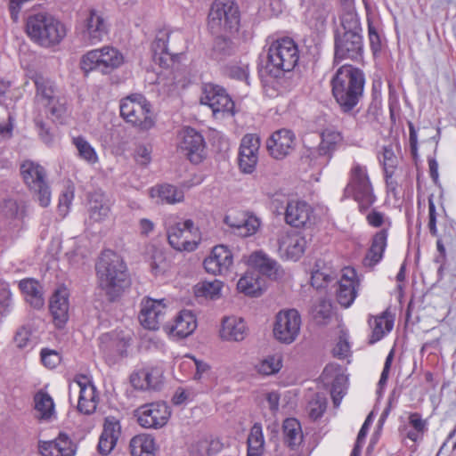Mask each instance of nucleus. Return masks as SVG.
I'll use <instances>...</instances> for the list:
<instances>
[{
  "label": "nucleus",
  "mask_w": 456,
  "mask_h": 456,
  "mask_svg": "<svg viewBox=\"0 0 456 456\" xmlns=\"http://www.w3.org/2000/svg\"><path fill=\"white\" fill-rule=\"evenodd\" d=\"M365 76L362 69L346 64L339 67L330 80L332 95L345 114L358 112L356 108L363 96Z\"/></svg>",
  "instance_id": "obj_1"
},
{
  "label": "nucleus",
  "mask_w": 456,
  "mask_h": 456,
  "mask_svg": "<svg viewBox=\"0 0 456 456\" xmlns=\"http://www.w3.org/2000/svg\"><path fill=\"white\" fill-rule=\"evenodd\" d=\"M95 269L99 286L110 301L119 297L130 284L125 262L112 250L102 252Z\"/></svg>",
  "instance_id": "obj_2"
},
{
  "label": "nucleus",
  "mask_w": 456,
  "mask_h": 456,
  "mask_svg": "<svg viewBox=\"0 0 456 456\" xmlns=\"http://www.w3.org/2000/svg\"><path fill=\"white\" fill-rule=\"evenodd\" d=\"M26 32L33 42L44 47L59 45L67 35L65 25L46 11L27 17Z\"/></svg>",
  "instance_id": "obj_3"
},
{
  "label": "nucleus",
  "mask_w": 456,
  "mask_h": 456,
  "mask_svg": "<svg viewBox=\"0 0 456 456\" xmlns=\"http://www.w3.org/2000/svg\"><path fill=\"white\" fill-rule=\"evenodd\" d=\"M342 199L354 200L362 214H365L375 204L377 196L374 193L367 166L357 161L352 163Z\"/></svg>",
  "instance_id": "obj_4"
},
{
  "label": "nucleus",
  "mask_w": 456,
  "mask_h": 456,
  "mask_svg": "<svg viewBox=\"0 0 456 456\" xmlns=\"http://www.w3.org/2000/svg\"><path fill=\"white\" fill-rule=\"evenodd\" d=\"M344 32L337 34L334 41V63L345 60L360 62L363 58V39L359 20L348 16L342 20Z\"/></svg>",
  "instance_id": "obj_5"
},
{
  "label": "nucleus",
  "mask_w": 456,
  "mask_h": 456,
  "mask_svg": "<svg viewBox=\"0 0 456 456\" xmlns=\"http://www.w3.org/2000/svg\"><path fill=\"white\" fill-rule=\"evenodd\" d=\"M266 59V71L273 77H280L297 66L299 61L298 46L290 37L278 38L268 46Z\"/></svg>",
  "instance_id": "obj_6"
},
{
  "label": "nucleus",
  "mask_w": 456,
  "mask_h": 456,
  "mask_svg": "<svg viewBox=\"0 0 456 456\" xmlns=\"http://www.w3.org/2000/svg\"><path fill=\"white\" fill-rule=\"evenodd\" d=\"M240 27V12L234 0H215L208 16L211 34L236 35Z\"/></svg>",
  "instance_id": "obj_7"
},
{
  "label": "nucleus",
  "mask_w": 456,
  "mask_h": 456,
  "mask_svg": "<svg viewBox=\"0 0 456 456\" xmlns=\"http://www.w3.org/2000/svg\"><path fill=\"white\" fill-rule=\"evenodd\" d=\"M151 107L144 95L133 94L120 101V116L140 130L147 131L155 125Z\"/></svg>",
  "instance_id": "obj_8"
},
{
  "label": "nucleus",
  "mask_w": 456,
  "mask_h": 456,
  "mask_svg": "<svg viewBox=\"0 0 456 456\" xmlns=\"http://www.w3.org/2000/svg\"><path fill=\"white\" fill-rule=\"evenodd\" d=\"M169 245L177 251H194L200 242V232L191 219L183 222L168 218L165 222Z\"/></svg>",
  "instance_id": "obj_9"
},
{
  "label": "nucleus",
  "mask_w": 456,
  "mask_h": 456,
  "mask_svg": "<svg viewBox=\"0 0 456 456\" xmlns=\"http://www.w3.org/2000/svg\"><path fill=\"white\" fill-rule=\"evenodd\" d=\"M124 63V56L117 48L105 45L88 51L80 61V68L85 73L94 70L110 74Z\"/></svg>",
  "instance_id": "obj_10"
},
{
  "label": "nucleus",
  "mask_w": 456,
  "mask_h": 456,
  "mask_svg": "<svg viewBox=\"0 0 456 456\" xmlns=\"http://www.w3.org/2000/svg\"><path fill=\"white\" fill-rule=\"evenodd\" d=\"M20 174L39 205L43 208L48 207L51 203V189L46 180L45 169L38 163L25 160L20 165Z\"/></svg>",
  "instance_id": "obj_11"
},
{
  "label": "nucleus",
  "mask_w": 456,
  "mask_h": 456,
  "mask_svg": "<svg viewBox=\"0 0 456 456\" xmlns=\"http://www.w3.org/2000/svg\"><path fill=\"white\" fill-rule=\"evenodd\" d=\"M78 29L82 39L93 45L108 35L109 23L101 11L90 8L81 13Z\"/></svg>",
  "instance_id": "obj_12"
},
{
  "label": "nucleus",
  "mask_w": 456,
  "mask_h": 456,
  "mask_svg": "<svg viewBox=\"0 0 456 456\" xmlns=\"http://www.w3.org/2000/svg\"><path fill=\"white\" fill-rule=\"evenodd\" d=\"M200 103L208 105L217 117L218 114H234V102L226 90L216 84L206 83L202 86Z\"/></svg>",
  "instance_id": "obj_13"
},
{
  "label": "nucleus",
  "mask_w": 456,
  "mask_h": 456,
  "mask_svg": "<svg viewBox=\"0 0 456 456\" xmlns=\"http://www.w3.org/2000/svg\"><path fill=\"white\" fill-rule=\"evenodd\" d=\"M301 327V316L297 310H281L276 314L273 335L284 344H291L297 338Z\"/></svg>",
  "instance_id": "obj_14"
},
{
  "label": "nucleus",
  "mask_w": 456,
  "mask_h": 456,
  "mask_svg": "<svg viewBox=\"0 0 456 456\" xmlns=\"http://www.w3.org/2000/svg\"><path fill=\"white\" fill-rule=\"evenodd\" d=\"M134 416L140 426L146 428H160L164 427L170 416L169 406L164 402H155L140 406Z\"/></svg>",
  "instance_id": "obj_15"
},
{
  "label": "nucleus",
  "mask_w": 456,
  "mask_h": 456,
  "mask_svg": "<svg viewBox=\"0 0 456 456\" xmlns=\"http://www.w3.org/2000/svg\"><path fill=\"white\" fill-rule=\"evenodd\" d=\"M359 289L360 280L356 271L352 267L343 268L335 290L337 302L344 308L350 307L358 296Z\"/></svg>",
  "instance_id": "obj_16"
},
{
  "label": "nucleus",
  "mask_w": 456,
  "mask_h": 456,
  "mask_svg": "<svg viewBox=\"0 0 456 456\" xmlns=\"http://www.w3.org/2000/svg\"><path fill=\"white\" fill-rule=\"evenodd\" d=\"M178 150L194 165L201 163L206 158L204 138L199 132L191 127L183 131Z\"/></svg>",
  "instance_id": "obj_17"
},
{
  "label": "nucleus",
  "mask_w": 456,
  "mask_h": 456,
  "mask_svg": "<svg viewBox=\"0 0 456 456\" xmlns=\"http://www.w3.org/2000/svg\"><path fill=\"white\" fill-rule=\"evenodd\" d=\"M167 313V305L164 299L145 297L141 302L139 321L142 326L151 330H159Z\"/></svg>",
  "instance_id": "obj_18"
},
{
  "label": "nucleus",
  "mask_w": 456,
  "mask_h": 456,
  "mask_svg": "<svg viewBox=\"0 0 456 456\" xmlns=\"http://www.w3.org/2000/svg\"><path fill=\"white\" fill-rule=\"evenodd\" d=\"M260 138L256 134H248L241 139L239 151V167L244 174H252L258 162Z\"/></svg>",
  "instance_id": "obj_19"
},
{
  "label": "nucleus",
  "mask_w": 456,
  "mask_h": 456,
  "mask_svg": "<svg viewBox=\"0 0 456 456\" xmlns=\"http://www.w3.org/2000/svg\"><path fill=\"white\" fill-rule=\"evenodd\" d=\"M305 238L297 232H284L278 238V253L285 260L297 261L306 248Z\"/></svg>",
  "instance_id": "obj_20"
},
{
  "label": "nucleus",
  "mask_w": 456,
  "mask_h": 456,
  "mask_svg": "<svg viewBox=\"0 0 456 456\" xmlns=\"http://www.w3.org/2000/svg\"><path fill=\"white\" fill-rule=\"evenodd\" d=\"M295 134L289 129L282 128L273 132L266 141L269 154L276 159H282L289 155L296 145Z\"/></svg>",
  "instance_id": "obj_21"
},
{
  "label": "nucleus",
  "mask_w": 456,
  "mask_h": 456,
  "mask_svg": "<svg viewBox=\"0 0 456 456\" xmlns=\"http://www.w3.org/2000/svg\"><path fill=\"white\" fill-rule=\"evenodd\" d=\"M100 349L102 354L110 361L126 355L127 347L130 345V338L122 333H106L100 337Z\"/></svg>",
  "instance_id": "obj_22"
},
{
  "label": "nucleus",
  "mask_w": 456,
  "mask_h": 456,
  "mask_svg": "<svg viewBox=\"0 0 456 456\" xmlns=\"http://www.w3.org/2000/svg\"><path fill=\"white\" fill-rule=\"evenodd\" d=\"M304 12L305 22L316 33H322L326 29L328 17L331 7L330 3L324 0L314 1L306 4Z\"/></svg>",
  "instance_id": "obj_23"
},
{
  "label": "nucleus",
  "mask_w": 456,
  "mask_h": 456,
  "mask_svg": "<svg viewBox=\"0 0 456 456\" xmlns=\"http://www.w3.org/2000/svg\"><path fill=\"white\" fill-rule=\"evenodd\" d=\"M232 262L233 256L228 247L217 245L213 248L210 256L204 260L203 265L208 273L217 275L226 273Z\"/></svg>",
  "instance_id": "obj_24"
},
{
  "label": "nucleus",
  "mask_w": 456,
  "mask_h": 456,
  "mask_svg": "<svg viewBox=\"0 0 456 456\" xmlns=\"http://www.w3.org/2000/svg\"><path fill=\"white\" fill-rule=\"evenodd\" d=\"M120 435L121 425L119 419L114 416L105 417L103 429L97 445L98 452L102 456L110 454L116 446Z\"/></svg>",
  "instance_id": "obj_25"
},
{
  "label": "nucleus",
  "mask_w": 456,
  "mask_h": 456,
  "mask_svg": "<svg viewBox=\"0 0 456 456\" xmlns=\"http://www.w3.org/2000/svg\"><path fill=\"white\" fill-rule=\"evenodd\" d=\"M69 292L66 288H60L54 291L49 301V310L53 323L58 329H62L69 320Z\"/></svg>",
  "instance_id": "obj_26"
},
{
  "label": "nucleus",
  "mask_w": 456,
  "mask_h": 456,
  "mask_svg": "<svg viewBox=\"0 0 456 456\" xmlns=\"http://www.w3.org/2000/svg\"><path fill=\"white\" fill-rule=\"evenodd\" d=\"M79 388L77 410L86 415L94 413L98 403L96 388L86 376H81L74 380Z\"/></svg>",
  "instance_id": "obj_27"
},
{
  "label": "nucleus",
  "mask_w": 456,
  "mask_h": 456,
  "mask_svg": "<svg viewBox=\"0 0 456 456\" xmlns=\"http://www.w3.org/2000/svg\"><path fill=\"white\" fill-rule=\"evenodd\" d=\"M314 214L313 208L304 200H290L285 211V222L293 227H305Z\"/></svg>",
  "instance_id": "obj_28"
},
{
  "label": "nucleus",
  "mask_w": 456,
  "mask_h": 456,
  "mask_svg": "<svg viewBox=\"0 0 456 456\" xmlns=\"http://www.w3.org/2000/svg\"><path fill=\"white\" fill-rule=\"evenodd\" d=\"M165 330L172 337L184 338L193 333L197 328L195 314L189 310H182L173 323L166 325Z\"/></svg>",
  "instance_id": "obj_29"
},
{
  "label": "nucleus",
  "mask_w": 456,
  "mask_h": 456,
  "mask_svg": "<svg viewBox=\"0 0 456 456\" xmlns=\"http://www.w3.org/2000/svg\"><path fill=\"white\" fill-rule=\"evenodd\" d=\"M130 382L136 389L157 390L162 384V370L157 367L141 369L131 375Z\"/></svg>",
  "instance_id": "obj_30"
},
{
  "label": "nucleus",
  "mask_w": 456,
  "mask_h": 456,
  "mask_svg": "<svg viewBox=\"0 0 456 456\" xmlns=\"http://www.w3.org/2000/svg\"><path fill=\"white\" fill-rule=\"evenodd\" d=\"M387 237V228H382L372 236L370 247L362 260L364 266L374 267L383 259Z\"/></svg>",
  "instance_id": "obj_31"
},
{
  "label": "nucleus",
  "mask_w": 456,
  "mask_h": 456,
  "mask_svg": "<svg viewBox=\"0 0 456 456\" xmlns=\"http://www.w3.org/2000/svg\"><path fill=\"white\" fill-rule=\"evenodd\" d=\"M224 223L232 229L235 234L241 237L256 233L260 226V221L256 216L245 215L239 219L232 214H229L225 216Z\"/></svg>",
  "instance_id": "obj_32"
},
{
  "label": "nucleus",
  "mask_w": 456,
  "mask_h": 456,
  "mask_svg": "<svg viewBox=\"0 0 456 456\" xmlns=\"http://www.w3.org/2000/svg\"><path fill=\"white\" fill-rule=\"evenodd\" d=\"M19 289L22 292L25 300L33 308L40 309L45 305L43 287L38 281L33 278H26L19 281Z\"/></svg>",
  "instance_id": "obj_33"
},
{
  "label": "nucleus",
  "mask_w": 456,
  "mask_h": 456,
  "mask_svg": "<svg viewBox=\"0 0 456 456\" xmlns=\"http://www.w3.org/2000/svg\"><path fill=\"white\" fill-rule=\"evenodd\" d=\"M77 443L70 439L65 433H60L53 441L43 442L39 445L41 456H46L45 452L52 453L53 449H56L61 456H74L77 451Z\"/></svg>",
  "instance_id": "obj_34"
},
{
  "label": "nucleus",
  "mask_w": 456,
  "mask_h": 456,
  "mask_svg": "<svg viewBox=\"0 0 456 456\" xmlns=\"http://www.w3.org/2000/svg\"><path fill=\"white\" fill-rule=\"evenodd\" d=\"M248 329L242 318L224 317L222 322L220 336L224 340L241 341L247 336Z\"/></svg>",
  "instance_id": "obj_35"
},
{
  "label": "nucleus",
  "mask_w": 456,
  "mask_h": 456,
  "mask_svg": "<svg viewBox=\"0 0 456 456\" xmlns=\"http://www.w3.org/2000/svg\"><path fill=\"white\" fill-rule=\"evenodd\" d=\"M149 193L151 198L157 199V202L162 204H175L184 198L183 190L168 183L151 187Z\"/></svg>",
  "instance_id": "obj_36"
},
{
  "label": "nucleus",
  "mask_w": 456,
  "mask_h": 456,
  "mask_svg": "<svg viewBox=\"0 0 456 456\" xmlns=\"http://www.w3.org/2000/svg\"><path fill=\"white\" fill-rule=\"evenodd\" d=\"M284 444L291 450H296L303 442L300 422L295 418H288L282 424Z\"/></svg>",
  "instance_id": "obj_37"
},
{
  "label": "nucleus",
  "mask_w": 456,
  "mask_h": 456,
  "mask_svg": "<svg viewBox=\"0 0 456 456\" xmlns=\"http://www.w3.org/2000/svg\"><path fill=\"white\" fill-rule=\"evenodd\" d=\"M369 325L371 329L369 344L373 345L392 330L394 322L393 320L388 319L387 313H383L374 317L373 320L370 319Z\"/></svg>",
  "instance_id": "obj_38"
},
{
  "label": "nucleus",
  "mask_w": 456,
  "mask_h": 456,
  "mask_svg": "<svg viewBox=\"0 0 456 456\" xmlns=\"http://www.w3.org/2000/svg\"><path fill=\"white\" fill-rule=\"evenodd\" d=\"M168 39L169 32L159 30L151 45L153 60L161 66L167 64V61L171 57L167 47Z\"/></svg>",
  "instance_id": "obj_39"
},
{
  "label": "nucleus",
  "mask_w": 456,
  "mask_h": 456,
  "mask_svg": "<svg viewBox=\"0 0 456 456\" xmlns=\"http://www.w3.org/2000/svg\"><path fill=\"white\" fill-rule=\"evenodd\" d=\"M249 262L260 273L271 279L277 278L278 263L263 252L253 253L249 257Z\"/></svg>",
  "instance_id": "obj_40"
},
{
  "label": "nucleus",
  "mask_w": 456,
  "mask_h": 456,
  "mask_svg": "<svg viewBox=\"0 0 456 456\" xmlns=\"http://www.w3.org/2000/svg\"><path fill=\"white\" fill-rule=\"evenodd\" d=\"M343 142V135L340 132L332 129H326L322 133V141L317 148L320 156L331 157V154Z\"/></svg>",
  "instance_id": "obj_41"
},
{
  "label": "nucleus",
  "mask_w": 456,
  "mask_h": 456,
  "mask_svg": "<svg viewBox=\"0 0 456 456\" xmlns=\"http://www.w3.org/2000/svg\"><path fill=\"white\" fill-rule=\"evenodd\" d=\"M37 88L36 100L44 105H51L56 102L53 83L42 76H37L34 79Z\"/></svg>",
  "instance_id": "obj_42"
},
{
  "label": "nucleus",
  "mask_w": 456,
  "mask_h": 456,
  "mask_svg": "<svg viewBox=\"0 0 456 456\" xmlns=\"http://www.w3.org/2000/svg\"><path fill=\"white\" fill-rule=\"evenodd\" d=\"M131 456H142L143 453L153 454L156 451V443L152 436L140 434L130 441Z\"/></svg>",
  "instance_id": "obj_43"
},
{
  "label": "nucleus",
  "mask_w": 456,
  "mask_h": 456,
  "mask_svg": "<svg viewBox=\"0 0 456 456\" xmlns=\"http://www.w3.org/2000/svg\"><path fill=\"white\" fill-rule=\"evenodd\" d=\"M338 370L333 366H327L323 370V375L328 376L332 370ZM347 378L341 372L335 374L330 389V395L333 401L334 407H338L342 398L346 392Z\"/></svg>",
  "instance_id": "obj_44"
},
{
  "label": "nucleus",
  "mask_w": 456,
  "mask_h": 456,
  "mask_svg": "<svg viewBox=\"0 0 456 456\" xmlns=\"http://www.w3.org/2000/svg\"><path fill=\"white\" fill-rule=\"evenodd\" d=\"M247 443V456H262L264 452L265 438L262 425L260 423L256 422L252 426Z\"/></svg>",
  "instance_id": "obj_45"
},
{
  "label": "nucleus",
  "mask_w": 456,
  "mask_h": 456,
  "mask_svg": "<svg viewBox=\"0 0 456 456\" xmlns=\"http://www.w3.org/2000/svg\"><path fill=\"white\" fill-rule=\"evenodd\" d=\"M72 144L77 151V157L90 165L98 162L99 158L94 148L83 136H76L72 138Z\"/></svg>",
  "instance_id": "obj_46"
},
{
  "label": "nucleus",
  "mask_w": 456,
  "mask_h": 456,
  "mask_svg": "<svg viewBox=\"0 0 456 456\" xmlns=\"http://www.w3.org/2000/svg\"><path fill=\"white\" fill-rule=\"evenodd\" d=\"M216 38L213 43V53L216 58L223 59L235 53V45L230 34H213Z\"/></svg>",
  "instance_id": "obj_47"
},
{
  "label": "nucleus",
  "mask_w": 456,
  "mask_h": 456,
  "mask_svg": "<svg viewBox=\"0 0 456 456\" xmlns=\"http://www.w3.org/2000/svg\"><path fill=\"white\" fill-rule=\"evenodd\" d=\"M240 292L248 296L257 297L261 294V283L257 273H247L238 281Z\"/></svg>",
  "instance_id": "obj_48"
},
{
  "label": "nucleus",
  "mask_w": 456,
  "mask_h": 456,
  "mask_svg": "<svg viewBox=\"0 0 456 456\" xmlns=\"http://www.w3.org/2000/svg\"><path fill=\"white\" fill-rule=\"evenodd\" d=\"M378 159L383 167L385 177L393 176L398 165V158L395 156L392 145L383 146L382 152L378 155Z\"/></svg>",
  "instance_id": "obj_49"
},
{
  "label": "nucleus",
  "mask_w": 456,
  "mask_h": 456,
  "mask_svg": "<svg viewBox=\"0 0 456 456\" xmlns=\"http://www.w3.org/2000/svg\"><path fill=\"white\" fill-rule=\"evenodd\" d=\"M222 287L223 282L216 279L213 281H204L195 286L194 293L197 297L215 299L219 297Z\"/></svg>",
  "instance_id": "obj_50"
},
{
  "label": "nucleus",
  "mask_w": 456,
  "mask_h": 456,
  "mask_svg": "<svg viewBox=\"0 0 456 456\" xmlns=\"http://www.w3.org/2000/svg\"><path fill=\"white\" fill-rule=\"evenodd\" d=\"M149 264L151 273L156 276L165 273L170 267V261L167 259L165 252L155 247H152L151 249Z\"/></svg>",
  "instance_id": "obj_51"
},
{
  "label": "nucleus",
  "mask_w": 456,
  "mask_h": 456,
  "mask_svg": "<svg viewBox=\"0 0 456 456\" xmlns=\"http://www.w3.org/2000/svg\"><path fill=\"white\" fill-rule=\"evenodd\" d=\"M35 409L40 413V418L48 419L54 412V403L49 394L38 392L34 397Z\"/></svg>",
  "instance_id": "obj_52"
},
{
  "label": "nucleus",
  "mask_w": 456,
  "mask_h": 456,
  "mask_svg": "<svg viewBox=\"0 0 456 456\" xmlns=\"http://www.w3.org/2000/svg\"><path fill=\"white\" fill-rule=\"evenodd\" d=\"M110 212V207L104 200L102 194L95 195L90 200L89 216L94 222H101L105 219Z\"/></svg>",
  "instance_id": "obj_53"
},
{
  "label": "nucleus",
  "mask_w": 456,
  "mask_h": 456,
  "mask_svg": "<svg viewBox=\"0 0 456 456\" xmlns=\"http://www.w3.org/2000/svg\"><path fill=\"white\" fill-rule=\"evenodd\" d=\"M282 367V359L281 355H270L264 359L259 366L258 371L264 375H273L277 373Z\"/></svg>",
  "instance_id": "obj_54"
},
{
  "label": "nucleus",
  "mask_w": 456,
  "mask_h": 456,
  "mask_svg": "<svg viewBox=\"0 0 456 456\" xmlns=\"http://www.w3.org/2000/svg\"><path fill=\"white\" fill-rule=\"evenodd\" d=\"M332 316V305L328 300H321L314 308V317L319 324L325 325Z\"/></svg>",
  "instance_id": "obj_55"
},
{
  "label": "nucleus",
  "mask_w": 456,
  "mask_h": 456,
  "mask_svg": "<svg viewBox=\"0 0 456 456\" xmlns=\"http://www.w3.org/2000/svg\"><path fill=\"white\" fill-rule=\"evenodd\" d=\"M366 221L368 224L371 227L375 228H387V231L391 227V220L389 217L386 216V215L377 209L373 208L369 211L366 215Z\"/></svg>",
  "instance_id": "obj_56"
},
{
  "label": "nucleus",
  "mask_w": 456,
  "mask_h": 456,
  "mask_svg": "<svg viewBox=\"0 0 456 456\" xmlns=\"http://www.w3.org/2000/svg\"><path fill=\"white\" fill-rule=\"evenodd\" d=\"M327 408V401L325 397L316 395L308 403L307 410L309 417L316 420L320 419L325 412Z\"/></svg>",
  "instance_id": "obj_57"
},
{
  "label": "nucleus",
  "mask_w": 456,
  "mask_h": 456,
  "mask_svg": "<svg viewBox=\"0 0 456 456\" xmlns=\"http://www.w3.org/2000/svg\"><path fill=\"white\" fill-rule=\"evenodd\" d=\"M20 209L16 200L9 199L3 202L0 208V216L6 220L12 221L19 216Z\"/></svg>",
  "instance_id": "obj_58"
},
{
  "label": "nucleus",
  "mask_w": 456,
  "mask_h": 456,
  "mask_svg": "<svg viewBox=\"0 0 456 456\" xmlns=\"http://www.w3.org/2000/svg\"><path fill=\"white\" fill-rule=\"evenodd\" d=\"M368 37L371 52L373 54H377L382 48L381 37L378 28L370 20H368Z\"/></svg>",
  "instance_id": "obj_59"
},
{
  "label": "nucleus",
  "mask_w": 456,
  "mask_h": 456,
  "mask_svg": "<svg viewBox=\"0 0 456 456\" xmlns=\"http://www.w3.org/2000/svg\"><path fill=\"white\" fill-rule=\"evenodd\" d=\"M370 424H371V416L369 415L366 418L364 423L362 424V426L357 435V438H356L354 446L351 452L350 456H360V454L362 452V447L365 442V437H366V435L368 433Z\"/></svg>",
  "instance_id": "obj_60"
},
{
  "label": "nucleus",
  "mask_w": 456,
  "mask_h": 456,
  "mask_svg": "<svg viewBox=\"0 0 456 456\" xmlns=\"http://www.w3.org/2000/svg\"><path fill=\"white\" fill-rule=\"evenodd\" d=\"M333 280L328 270H314L311 275V284L316 289L326 287Z\"/></svg>",
  "instance_id": "obj_61"
},
{
  "label": "nucleus",
  "mask_w": 456,
  "mask_h": 456,
  "mask_svg": "<svg viewBox=\"0 0 456 456\" xmlns=\"http://www.w3.org/2000/svg\"><path fill=\"white\" fill-rule=\"evenodd\" d=\"M74 199V191L67 188L59 197L58 212L61 217H65L69 210L70 205Z\"/></svg>",
  "instance_id": "obj_62"
},
{
  "label": "nucleus",
  "mask_w": 456,
  "mask_h": 456,
  "mask_svg": "<svg viewBox=\"0 0 456 456\" xmlns=\"http://www.w3.org/2000/svg\"><path fill=\"white\" fill-rule=\"evenodd\" d=\"M14 342L19 348L32 346L31 329L28 326L20 327L14 336Z\"/></svg>",
  "instance_id": "obj_63"
},
{
  "label": "nucleus",
  "mask_w": 456,
  "mask_h": 456,
  "mask_svg": "<svg viewBox=\"0 0 456 456\" xmlns=\"http://www.w3.org/2000/svg\"><path fill=\"white\" fill-rule=\"evenodd\" d=\"M151 146L139 144L134 151V159L141 166H147L151 161Z\"/></svg>",
  "instance_id": "obj_64"
}]
</instances>
